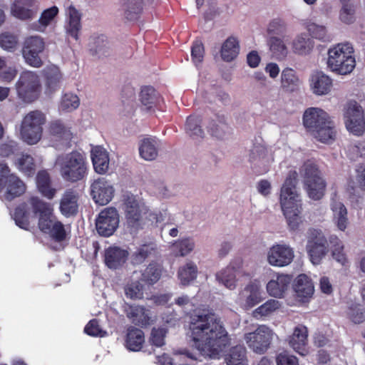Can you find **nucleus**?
<instances>
[{"instance_id": "1", "label": "nucleus", "mask_w": 365, "mask_h": 365, "mask_svg": "<svg viewBox=\"0 0 365 365\" xmlns=\"http://www.w3.org/2000/svg\"><path fill=\"white\" fill-rule=\"evenodd\" d=\"M189 330V335L202 356L220 358L228 343V337L217 315L209 310L196 312L190 317Z\"/></svg>"}, {"instance_id": "2", "label": "nucleus", "mask_w": 365, "mask_h": 365, "mask_svg": "<svg viewBox=\"0 0 365 365\" xmlns=\"http://www.w3.org/2000/svg\"><path fill=\"white\" fill-rule=\"evenodd\" d=\"M12 216L16 225L22 229L28 230L37 220L38 228L42 232L57 241L66 238L67 231L55 216L53 205L38 197H31L26 203L18 206Z\"/></svg>"}, {"instance_id": "3", "label": "nucleus", "mask_w": 365, "mask_h": 365, "mask_svg": "<svg viewBox=\"0 0 365 365\" xmlns=\"http://www.w3.org/2000/svg\"><path fill=\"white\" fill-rule=\"evenodd\" d=\"M297 173H289L279 195V202L283 215L290 230H298L303 222L302 216V201L296 185Z\"/></svg>"}, {"instance_id": "4", "label": "nucleus", "mask_w": 365, "mask_h": 365, "mask_svg": "<svg viewBox=\"0 0 365 365\" xmlns=\"http://www.w3.org/2000/svg\"><path fill=\"white\" fill-rule=\"evenodd\" d=\"M122 209L128 225L134 229L157 224L165 217V214L151 210L141 198L130 193L123 195Z\"/></svg>"}, {"instance_id": "5", "label": "nucleus", "mask_w": 365, "mask_h": 365, "mask_svg": "<svg viewBox=\"0 0 365 365\" xmlns=\"http://www.w3.org/2000/svg\"><path fill=\"white\" fill-rule=\"evenodd\" d=\"M353 46L348 42L340 43L328 51L327 66L339 75L351 73L356 66Z\"/></svg>"}, {"instance_id": "6", "label": "nucleus", "mask_w": 365, "mask_h": 365, "mask_svg": "<svg viewBox=\"0 0 365 365\" xmlns=\"http://www.w3.org/2000/svg\"><path fill=\"white\" fill-rule=\"evenodd\" d=\"M56 164L59 168L61 176L67 181L81 180L87 173L86 159L78 152L58 157Z\"/></svg>"}, {"instance_id": "7", "label": "nucleus", "mask_w": 365, "mask_h": 365, "mask_svg": "<svg viewBox=\"0 0 365 365\" xmlns=\"http://www.w3.org/2000/svg\"><path fill=\"white\" fill-rule=\"evenodd\" d=\"M275 337L277 334L271 327L267 324H258L253 331L245 332L243 339L252 351L263 354L269 349Z\"/></svg>"}, {"instance_id": "8", "label": "nucleus", "mask_w": 365, "mask_h": 365, "mask_svg": "<svg viewBox=\"0 0 365 365\" xmlns=\"http://www.w3.org/2000/svg\"><path fill=\"white\" fill-rule=\"evenodd\" d=\"M19 98L25 103H31L40 96L42 86L40 76L31 71H23L16 83Z\"/></svg>"}, {"instance_id": "9", "label": "nucleus", "mask_w": 365, "mask_h": 365, "mask_svg": "<svg viewBox=\"0 0 365 365\" xmlns=\"http://www.w3.org/2000/svg\"><path fill=\"white\" fill-rule=\"evenodd\" d=\"M303 123L308 131L322 143H330L335 138L334 124L324 115H304Z\"/></svg>"}, {"instance_id": "10", "label": "nucleus", "mask_w": 365, "mask_h": 365, "mask_svg": "<svg viewBox=\"0 0 365 365\" xmlns=\"http://www.w3.org/2000/svg\"><path fill=\"white\" fill-rule=\"evenodd\" d=\"M302 173L304 190L309 198L320 200L324 195L326 184L317 166L312 163L304 164Z\"/></svg>"}, {"instance_id": "11", "label": "nucleus", "mask_w": 365, "mask_h": 365, "mask_svg": "<svg viewBox=\"0 0 365 365\" xmlns=\"http://www.w3.org/2000/svg\"><path fill=\"white\" fill-rule=\"evenodd\" d=\"M25 191L24 182L16 175L10 174L6 164L0 163V192H3V197L11 201L23 195Z\"/></svg>"}, {"instance_id": "12", "label": "nucleus", "mask_w": 365, "mask_h": 365, "mask_svg": "<svg viewBox=\"0 0 365 365\" xmlns=\"http://www.w3.org/2000/svg\"><path fill=\"white\" fill-rule=\"evenodd\" d=\"M306 250L310 262L320 264L329 252L328 242L324 234L319 230L310 229L307 232Z\"/></svg>"}, {"instance_id": "13", "label": "nucleus", "mask_w": 365, "mask_h": 365, "mask_svg": "<svg viewBox=\"0 0 365 365\" xmlns=\"http://www.w3.org/2000/svg\"><path fill=\"white\" fill-rule=\"evenodd\" d=\"M46 48L44 38L38 35L25 38L22 46V55L27 64L34 68L43 66L40 54Z\"/></svg>"}, {"instance_id": "14", "label": "nucleus", "mask_w": 365, "mask_h": 365, "mask_svg": "<svg viewBox=\"0 0 365 365\" xmlns=\"http://www.w3.org/2000/svg\"><path fill=\"white\" fill-rule=\"evenodd\" d=\"M43 115H24L20 127V135L24 142L36 145L42 137Z\"/></svg>"}, {"instance_id": "15", "label": "nucleus", "mask_w": 365, "mask_h": 365, "mask_svg": "<svg viewBox=\"0 0 365 365\" xmlns=\"http://www.w3.org/2000/svg\"><path fill=\"white\" fill-rule=\"evenodd\" d=\"M138 101L142 112L155 113L164 112V100L153 86H144L138 93Z\"/></svg>"}, {"instance_id": "16", "label": "nucleus", "mask_w": 365, "mask_h": 365, "mask_svg": "<svg viewBox=\"0 0 365 365\" xmlns=\"http://www.w3.org/2000/svg\"><path fill=\"white\" fill-rule=\"evenodd\" d=\"M267 263L274 267H284L292 263L294 257L292 247L287 243H275L267 252Z\"/></svg>"}, {"instance_id": "17", "label": "nucleus", "mask_w": 365, "mask_h": 365, "mask_svg": "<svg viewBox=\"0 0 365 365\" xmlns=\"http://www.w3.org/2000/svg\"><path fill=\"white\" fill-rule=\"evenodd\" d=\"M264 298L261 282L255 279L240 292L237 302L244 309L249 310L262 302Z\"/></svg>"}, {"instance_id": "18", "label": "nucleus", "mask_w": 365, "mask_h": 365, "mask_svg": "<svg viewBox=\"0 0 365 365\" xmlns=\"http://www.w3.org/2000/svg\"><path fill=\"white\" fill-rule=\"evenodd\" d=\"M249 161L253 168L260 175L265 174L270 170L274 158L270 148L264 145H255L250 150Z\"/></svg>"}, {"instance_id": "19", "label": "nucleus", "mask_w": 365, "mask_h": 365, "mask_svg": "<svg viewBox=\"0 0 365 365\" xmlns=\"http://www.w3.org/2000/svg\"><path fill=\"white\" fill-rule=\"evenodd\" d=\"M120 216L116 208L108 207L102 210L96 220V230L99 235L105 237L112 235L119 225Z\"/></svg>"}, {"instance_id": "20", "label": "nucleus", "mask_w": 365, "mask_h": 365, "mask_svg": "<svg viewBox=\"0 0 365 365\" xmlns=\"http://www.w3.org/2000/svg\"><path fill=\"white\" fill-rule=\"evenodd\" d=\"M91 194L94 202L100 205L109 203L114 197L112 182L104 178L95 180L91 185Z\"/></svg>"}, {"instance_id": "21", "label": "nucleus", "mask_w": 365, "mask_h": 365, "mask_svg": "<svg viewBox=\"0 0 365 365\" xmlns=\"http://www.w3.org/2000/svg\"><path fill=\"white\" fill-rule=\"evenodd\" d=\"M37 0H11V14L21 21L32 20L36 16Z\"/></svg>"}, {"instance_id": "22", "label": "nucleus", "mask_w": 365, "mask_h": 365, "mask_svg": "<svg viewBox=\"0 0 365 365\" xmlns=\"http://www.w3.org/2000/svg\"><path fill=\"white\" fill-rule=\"evenodd\" d=\"M292 279L288 274L274 273L266 284L267 294L274 298H283L289 289Z\"/></svg>"}, {"instance_id": "23", "label": "nucleus", "mask_w": 365, "mask_h": 365, "mask_svg": "<svg viewBox=\"0 0 365 365\" xmlns=\"http://www.w3.org/2000/svg\"><path fill=\"white\" fill-rule=\"evenodd\" d=\"M307 338V328L302 324H298L294 328L292 334L287 337V341L295 352L301 356H306L308 354Z\"/></svg>"}, {"instance_id": "24", "label": "nucleus", "mask_w": 365, "mask_h": 365, "mask_svg": "<svg viewBox=\"0 0 365 365\" xmlns=\"http://www.w3.org/2000/svg\"><path fill=\"white\" fill-rule=\"evenodd\" d=\"M59 14V9L56 6H52L43 9L37 21L29 24V29L38 33H45L47 28L56 23Z\"/></svg>"}, {"instance_id": "25", "label": "nucleus", "mask_w": 365, "mask_h": 365, "mask_svg": "<svg viewBox=\"0 0 365 365\" xmlns=\"http://www.w3.org/2000/svg\"><path fill=\"white\" fill-rule=\"evenodd\" d=\"M309 86L314 94L324 96L331 90L332 79L322 71H316L310 76Z\"/></svg>"}, {"instance_id": "26", "label": "nucleus", "mask_w": 365, "mask_h": 365, "mask_svg": "<svg viewBox=\"0 0 365 365\" xmlns=\"http://www.w3.org/2000/svg\"><path fill=\"white\" fill-rule=\"evenodd\" d=\"M332 222L340 231H345L349 225L347 209L337 197H333L330 204Z\"/></svg>"}, {"instance_id": "27", "label": "nucleus", "mask_w": 365, "mask_h": 365, "mask_svg": "<svg viewBox=\"0 0 365 365\" xmlns=\"http://www.w3.org/2000/svg\"><path fill=\"white\" fill-rule=\"evenodd\" d=\"M49 135L51 145L58 146L67 143L71 138L72 133L68 127L60 120H55L49 125Z\"/></svg>"}, {"instance_id": "28", "label": "nucleus", "mask_w": 365, "mask_h": 365, "mask_svg": "<svg viewBox=\"0 0 365 365\" xmlns=\"http://www.w3.org/2000/svg\"><path fill=\"white\" fill-rule=\"evenodd\" d=\"M125 312L128 318L137 325L147 326L154 321L150 311L143 306L128 304L125 307Z\"/></svg>"}, {"instance_id": "29", "label": "nucleus", "mask_w": 365, "mask_h": 365, "mask_svg": "<svg viewBox=\"0 0 365 365\" xmlns=\"http://www.w3.org/2000/svg\"><path fill=\"white\" fill-rule=\"evenodd\" d=\"M65 12L67 18L66 32L75 40H78L79 32L81 30V14L72 4L66 7Z\"/></svg>"}, {"instance_id": "30", "label": "nucleus", "mask_w": 365, "mask_h": 365, "mask_svg": "<svg viewBox=\"0 0 365 365\" xmlns=\"http://www.w3.org/2000/svg\"><path fill=\"white\" fill-rule=\"evenodd\" d=\"M281 88L287 93L297 92L300 89L302 81L295 70L287 67L284 68L280 76Z\"/></svg>"}, {"instance_id": "31", "label": "nucleus", "mask_w": 365, "mask_h": 365, "mask_svg": "<svg viewBox=\"0 0 365 365\" xmlns=\"http://www.w3.org/2000/svg\"><path fill=\"white\" fill-rule=\"evenodd\" d=\"M91 158L95 171L99 174L106 173L109 168L108 153L102 146H93L91 150Z\"/></svg>"}, {"instance_id": "32", "label": "nucleus", "mask_w": 365, "mask_h": 365, "mask_svg": "<svg viewBox=\"0 0 365 365\" xmlns=\"http://www.w3.org/2000/svg\"><path fill=\"white\" fill-rule=\"evenodd\" d=\"M78 193L72 190H66L60 201V211L64 216L68 217L77 212L78 207Z\"/></svg>"}, {"instance_id": "33", "label": "nucleus", "mask_w": 365, "mask_h": 365, "mask_svg": "<svg viewBox=\"0 0 365 365\" xmlns=\"http://www.w3.org/2000/svg\"><path fill=\"white\" fill-rule=\"evenodd\" d=\"M297 297L301 300L310 298L314 294V287L312 280L304 274L296 277L293 284Z\"/></svg>"}, {"instance_id": "34", "label": "nucleus", "mask_w": 365, "mask_h": 365, "mask_svg": "<svg viewBox=\"0 0 365 365\" xmlns=\"http://www.w3.org/2000/svg\"><path fill=\"white\" fill-rule=\"evenodd\" d=\"M235 264V262L231 263L215 274V278L218 283L230 290L235 289L237 285L236 279L237 266Z\"/></svg>"}, {"instance_id": "35", "label": "nucleus", "mask_w": 365, "mask_h": 365, "mask_svg": "<svg viewBox=\"0 0 365 365\" xmlns=\"http://www.w3.org/2000/svg\"><path fill=\"white\" fill-rule=\"evenodd\" d=\"M285 37L269 36L267 39V45L272 56L278 61L284 60L289 53L285 44Z\"/></svg>"}, {"instance_id": "36", "label": "nucleus", "mask_w": 365, "mask_h": 365, "mask_svg": "<svg viewBox=\"0 0 365 365\" xmlns=\"http://www.w3.org/2000/svg\"><path fill=\"white\" fill-rule=\"evenodd\" d=\"M240 42L235 36H230L222 44L220 56L222 59L226 62L235 60L240 53Z\"/></svg>"}, {"instance_id": "37", "label": "nucleus", "mask_w": 365, "mask_h": 365, "mask_svg": "<svg viewBox=\"0 0 365 365\" xmlns=\"http://www.w3.org/2000/svg\"><path fill=\"white\" fill-rule=\"evenodd\" d=\"M36 182L38 192L43 197L48 200L54 197L56 190L51 186L50 177L46 171L41 170L38 173Z\"/></svg>"}, {"instance_id": "38", "label": "nucleus", "mask_w": 365, "mask_h": 365, "mask_svg": "<svg viewBox=\"0 0 365 365\" xmlns=\"http://www.w3.org/2000/svg\"><path fill=\"white\" fill-rule=\"evenodd\" d=\"M314 48V41L305 33L298 34L292 42V48L294 53L301 56L309 54Z\"/></svg>"}, {"instance_id": "39", "label": "nucleus", "mask_w": 365, "mask_h": 365, "mask_svg": "<svg viewBox=\"0 0 365 365\" xmlns=\"http://www.w3.org/2000/svg\"><path fill=\"white\" fill-rule=\"evenodd\" d=\"M158 153V143L155 138H146L143 139L139 145V153L145 160H153L156 158Z\"/></svg>"}, {"instance_id": "40", "label": "nucleus", "mask_w": 365, "mask_h": 365, "mask_svg": "<svg viewBox=\"0 0 365 365\" xmlns=\"http://www.w3.org/2000/svg\"><path fill=\"white\" fill-rule=\"evenodd\" d=\"M281 306L282 303L278 300L273 299H268L255 309L252 312V316L257 319L269 317L279 309Z\"/></svg>"}, {"instance_id": "41", "label": "nucleus", "mask_w": 365, "mask_h": 365, "mask_svg": "<svg viewBox=\"0 0 365 365\" xmlns=\"http://www.w3.org/2000/svg\"><path fill=\"white\" fill-rule=\"evenodd\" d=\"M225 360L227 365H248L246 349L243 346L231 348Z\"/></svg>"}, {"instance_id": "42", "label": "nucleus", "mask_w": 365, "mask_h": 365, "mask_svg": "<svg viewBox=\"0 0 365 365\" xmlns=\"http://www.w3.org/2000/svg\"><path fill=\"white\" fill-rule=\"evenodd\" d=\"M126 257L127 253L125 250L110 247L106 251L105 261L108 267L115 269L125 262Z\"/></svg>"}, {"instance_id": "43", "label": "nucleus", "mask_w": 365, "mask_h": 365, "mask_svg": "<svg viewBox=\"0 0 365 365\" xmlns=\"http://www.w3.org/2000/svg\"><path fill=\"white\" fill-rule=\"evenodd\" d=\"M185 129L186 133L194 140H200L205 136L198 115H188Z\"/></svg>"}, {"instance_id": "44", "label": "nucleus", "mask_w": 365, "mask_h": 365, "mask_svg": "<svg viewBox=\"0 0 365 365\" xmlns=\"http://www.w3.org/2000/svg\"><path fill=\"white\" fill-rule=\"evenodd\" d=\"M197 274V267L192 262L180 267L178 272V278L182 286H187L193 282Z\"/></svg>"}, {"instance_id": "45", "label": "nucleus", "mask_w": 365, "mask_h": 365, "mask_svg": "<svg viewBox=\"0 0 365 365\" xmlns=\"http://www.w3.org/2000/svg\"><path fill=\"white\" fill-rule=\"evenodd\" d=\"M145 341L144 333L137 328L129 329L127 334L125 346L133 351L140 350Z\"/></svg>"}, {"instance_id": "46", "label": "nucleus", "mask_w": 365, "mask_h": 365, "mask_svg": "<svg viewBox=\"0 0 365 365\" xmlns=\"http://www.w3.org/2000/svg\"><path fill=\"white\" fill-rule=\"evenodd\" d=\"M125 16L128 20H135L143 11V0H121Z\"/></svg>"}, {"instance_id": "47", "label": "nucleus", "mask_w": 365, "mask_h": 365, "mask_svg": "<svg viewBox=\"0 0 365 365\" xmlns=\"http://www.w3.org/2000/svg\"><path fill=\"white\" fill-rule=\"evenodd\" d=\"M195 247V242L191 237H186L175 241L171 245V250L175 256H186L190 254Z\"/></svg>"}, {"instance_id": "48", "label": "nucleus", "mask_w": 365, "mask_h": 365, "mask_svg": "<svg viewBox=\"0 0 365 365\" xmlns=\"http://www.w3.org/2000/svg\"><path fill=\"white\" fill-rule=\"evenodd\" d=\"M344 123L347 130L355 135H360L365 130L364 115H345Z\"/></svg>"}, {"instance_id": "49", "label": "nucleus", "mask_w": 365, "mask_h": 365, "mask_svg": "<svg viewBox=\"0 0 365 365\" xmlns=\"http://www.w3.org/2000/svg\"><path fill=\"white\" fill-rule=\"evenodd\" d=\"M329 241L331 245V255L334 259L340 264L345 266L348 263V259L344 251L342 242L336 235H331L329 238Z\"/></svg>"}, {"instance_id": "50", "label": "nucleus", "mask_w": 365, "mask_h": 365, "mask_svg": "<svg viewBox=\"0 0 365 365\" xmlns=\"http://www.w3.org/2000/svg\"><path fill=\"white\" fill-rule=\"evenodd\" d=\"M46 85L51 91L55 90L62 79V74L58 67L55 65L48 66L43 70Z\"/></svg>"}, {"instance_id": "51", "label": "nucleus", "mask_w": 365, "mask_h": 365, "mask_svg": "<svg viewBox=\"0 0 365 365\" xmlns=\"http://www.w3.org/2000/svg\"><path fill=\"white\" fill-rule=\"evenodd\" d=\"M80 105V100L77 95L72 93H65L60 101L59 110L65 113L74 111Z\"/></svg>"}, {"instance_id": "52", "label": "nucleus", "mask_w": 365, "mask_h": 365, "mask_svg": "<svg viewBox=\"0 0 365 365\" xmlns=\"http://www.w3.org/2000/svg\"><path fill=\"white\" fill-rule=\"evenodd\" d=\"M18 169L25 175L30 176L36 170V163L34 158L29 154H22L16 161Z\"/></svg>"}, {"instance_id": "53", "label": "nucleus", "mask_w": 365, "mask_h": 365, "mask_svg": "<svg viewBox=\"0 0 365 365\" xmlns=\"http://www.w3.org/2000/svg\"><path fill=\"white\" fill-rule=\"evenodd\" d=\"M161 267L158 264H150L142 273V280L149 284L157 282L161 276Z\"/></svg>"}, {"instance_id": "54", "label": "nucleus", "mask_w": 365, "mask_h": 365, "mask_svg": "<svg viewBox=\"0 0 365 365\" xmlns=\"http://www.w3.org/2000/svg\"><path fill=\"white\" fill-rule=\"evenodd\" d=\"M287 31V25L285 21L280 18H276L270 21L267 27V32L269 36H285Z\"/></svg>"}, {"instance_id": "55", "label": "nucleus", "mask_w": 365, "mask_h": 365, "mask_svg": "<svg viewBox=\"0 0 365 365\" xmlns=\"http://www.w3.org/2000/svg\"><path fill=\"white\" fill-rule=\"evenodd\" d=\"M16 69L5 58L0 57V79L10 82L16 75Z\"/></svg>"}, {"instance_id": "56", "label": "nucleus", "mask_w": 365, "mask_h": 365, "mask_svg": "<svg viewBox=\"0 0 365 365\" xmlns=\"http://www.w3.org/2000/svg\"><path fill=\"white\" fill-rule=\"evenodd\" d=\"M306 29L312 38L319 39L322 41L329 40L327 29L324 25H319L313 22H309L307 23Z\"/></svg>"}, {"instance_id": "57", "label": "nucleus", "mask_w": 365, "mask_h": 365, "mask_svg": "<svg viewBox=\"0 0 365 365\" xmlns=\"http://www.w3.org/2000/svg\"><path fill=\"white\" fill-rule=\"evenodd\" d=\"M356 182L350 180L347 182V189L351 193L356 185L361 190H365V166H359L356 170Z\"/></svg>"}, {"instance_id": "58", "label": "nucleus", "mask_w": 365, "mask_h": 365, "mask_svg": "<svg viewBox=\"0 0 365 365\" xmlns=\"http://www.w3.org/2000/svg\"><path fill=\"white\" fill-rule=\"evenodd\" d=\"M155 253V247L153 245H142L133 255V262L135 264L142 263L147 257Z\"/></svg>"}, {"instance_id": "59", "label": "nucleus", "mask_w": 365, "mask_h": 365, "mask_svg": "<svg viewBox=\"0 0 365 365\" xmlns=\"http://www.w3.org/2000/svg\"><path fill=\"white\" fill-rule=\"evenodd\" d=\"M356 6L354 4L341 5L339 12V19L346 24H350L355 21Z\"/></svg>"}, {"instance_id": "60", "label": "nucleus", "mask_w": 365, "mask_h": 365, "mask_svg": "<svg viewBox=\"0 0 365 365\" xmlns=\"http://www.w3.org/2000/svg\"><path fill=\"white\" fill-rule=\"evenodd\" d=\"M167 330L165 328H153L149 338L150 343L157 347H160L165 344Z\"/></svg>"}, {"instance_id": "61", "label": "nucleus", "mask_w": 365, "mask_h": 365, "mask_svg": "<svg viewBox=\"0 0 365 365\" xmlns=\"http://www.w3.org/2000/svg\"><path fill=\"white\" fill-rule=\"evenodd\" d=\"M365 102L357 101L354 99L348 100L344 105V111L346 114H364Z\"/></svg>"}, {"instance_id": "62", "label": "nucleus", "mask_w": 365, "mask_h": 365, "mask_svg": "<svg viewBox=\"0 0 365 365\" xmlns=\"http://www.w3.org/2000/svg\"><path fill=\"white\" fill-rule=\"evenodd\" d=\"M17 44L16 36L9 33H4L0 35V46L3 49L11 51L16 48Z\"/></svg>"}, {"instance_id": "63", "label": "nucleus", "mask_w": 365, "mask_h": 365, "mask_svg": "<svg viewBox=\"0 0 365 365\" xmlns=\"http://www.w3.org/2000/svg\"><path fill=\"white\" fill-rule=\"evenodd\" d=\"M125 294L132 299H140L143 295V286L138 282L128 284L125 288Z\"/></svg>"}, {"instance_id": "64", "label": "nucleus", "mask_w": 365, "mask_h": 365, "mask_svg": "<svg viewBox=\"0 0 365 365\" xmlns=\"http://www.w3.org/2000/svg\"><path fill=\"white\" fill-rule=\"evenodd\" d=\"M276 364L277 365H299L297 357L287 351H283L277 355Z\"/></svg>"}]
</instances>
